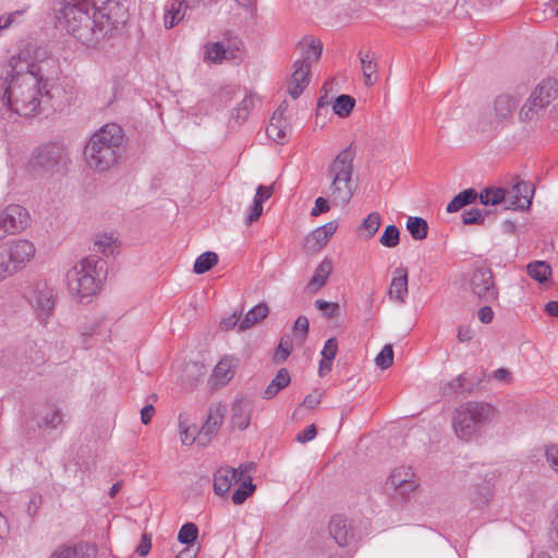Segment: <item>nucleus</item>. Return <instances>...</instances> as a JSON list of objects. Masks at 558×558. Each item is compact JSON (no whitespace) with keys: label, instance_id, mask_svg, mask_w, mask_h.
<instances>
[{"label":"nucleus","instance_id":"1","mask_svg":"<svg viewBox=\"0 0 558 558\" xmlns=\"http://www.w3.org/2000/svg\"><path fill=\"white\" fill-rule=\"evenodd\" d=\"M53 68L52 58H38L29 49L12 56L0 68V80L4 88L2 104L22 117H34L43 111L40 82H49Z\"/></svg>","mask_w":558,"mask_h":558},{"label":"nucleus","instance_id":"2","mask_svg":"<svg viewBox=\"0 0 558 558\" xmlns=\"http://www.w3.org/2000/svg\"><path fill=\"white\" fill-rule=\"evenodd\" d=\"M57 23L87 47H96L125 25L128 8L119 0H63Z\"/></svg>","mask_w":558,"mask_h":558},{"label":"nucleus","instance_id":"3","mask_svg":"<svg viewBox=\"0 0 558 558\" xmlns=\"http://www.w3.org/2000/svg\"><path fill=\"white\" fill-rule=\"evenodd\" d=\"M124 151L122 128L116 123H109L90 136L84 149V157L90 169L104 172L116 166Z\"/></svg>","mask_w":558,"mask_h":558},{"label":"nucleus","instance_id":"4","mask_svg":"<svg viewBox=\"0 0 558 558\" xmlns=\"http://www.w3.org/2000/svg\"><path fill=\"white\" fill-rule=\"evenodd\" d=\"M354 158L355 149L353 144H350L327 167L326 174L330 181L327 194L336 206L349 204L356 191V184L352 178Z\"/></svg>","mask_w":558,"mask_h":558},{"label":"nucleus","instance_id":"5","mask_svg":"<svg viewBox=\"0 0 558 558\" xmlns=\"http://www.w3.org/2000/svg\"><path fill=\"white\" fill-rule=\"evenodd\" d=\"M497 413V409L487 402H463L453 411V432L458 438L470 441L482 435L484 428L494 421Z\"/></svg>","mask_w":558,"mask_h":558},{"label":"nucleus","instance_id":"6","mask_svg":"<svg viewBox=\"0 0 558 558\" xmlns=\"http://www.w3.org/2000/svg\"><path fill=\"white\" fill-rule=\"evenodd\" d=\"M106 277L107 262L97 255H90L68 271V288L70 293L83 300L96 294Z\"/></svg>","mask_w":558,"mask_h":558},{"label":"nucleus","instance_id":"7","mask_svg":"<svg viewBox=\"0 0 558 558\" xmlns=\"http://www.w3.org/2000/svg\"><path fill=\"white\" fill-rule=\"evenodd\" d=\"M302 58L293 64L294 71L288 86V93L296 99L310 84L311 66L313 62H317L323 53V44L319 39L312 36H305L298 44Z\"/></svg>","mask_w":558,"mask_h":558},{"label":"nucleus","instance_id":"8","mask_svg":"<svg viewBox=\"0 0 558 558\" xmlns=\"http://www.w3.org/2000/svg\"><path fill=\"white\" fill-rule=\"evenodd\" d=\"M558 96L557 82L553 78L543 80L533 89L519 112L522 122L535 119Z\"/></svg>","mask_w":558,"mask_h":558},{"label":"nucleus","instance_id":"9","mask_svg":"<svg viewBox=\"0 0 558 558\" xmlns=\"http://www.w3.org/2000/svg\"><path fill=\"white\" fill-rule=\"evenodd\" d=\"M51 80L49 82H40L43 92V111L46 108L52 111H61L66 107L73 96L72 86L65 81L58 80L57 63L53 60Z\"/></svg>","mask_w":558,"mask_h":558},{"label":"nucleus","instance_id":"10","mask_svg":"<svg viewBox=\"0 0 558 558\" xmlns=\"http://www.w3.org/2000/svg\"><path fill=\"white\" fill-rule=\"evenodd\" d=\"M471 292L483 303H495L498 301L499 290L495 283L492 268L487 265H480L473 269L469 278Z\"/></svg>","mask_w":558,"mask_h":558},{"label":"nucleus","instance_id":"11","mask_svg":"<svg viewBox=\"0 0 558 558\" xmlns=\"http://www.w3.org/2000/svg\"><path fill=\"white\" fill-rule=\"evenodd\" d=\"M28 302L35 310L38 320L46 325L56 304L53 289L46 281L35 282L31 289Z\"/></svg>","mask_w":558,"mask_h":558},{"label":"nucleus","instance_id":"12","mask_svg":"<svg viewBox=\"0 0 558 558\" xmlns=\"http://www.w3.org/2000/svg\"><path fill=\"white\" fill-rule=\"evenodd\" d=\"M69 161L64 145L60 143H48L39 146L33 153L32 165L45 170H60Z\"/></svg>","mask_w":558,"mask_h":558},{"label":"nucleus","instance_id":"13","mask_svg":"<svg viewBox=\"0 0 558 558\" xmlns=\"http://www.w3.org/2000/svg\"><path fill=\"white\" fill-rule=\"evenodd\" d=\"M418 482L409 466L396 468L386 481V488L391 490L393 497L404 500L416 492Z\"/></svg>","mask_w":558,"mask_h":558},{"label":"nucleus","instance_id":"14","mask_svg":"<svg viewBox=\"0 0 558 558\" xmlns=\"http://www.w3.org/2000/svg\"><path fill=\"white\" fill-rule=\"evenodd\" d=\"M29 222V214L21 205L11 204L0 211V241L9 234L23 231Z\"/></svg>","mask_w":558,"mask_h":558},{"label":"nucleus","instance_id":"15","mask_svg":"<svg viewBox=\"0 0 558 558\" xmlns=\"http://www.w3.org/2000/svg\"><path fill=\"white\" fill-rule=\"evenodd\" d=\"M7 253V257L14 267V272H17L34 257L35 246L28 240H15L12 241L7 247H3Z\"/></svg>","mask_w":558,"mask_h":558},{"label":"nucleus","instance_id":"16","mask_svg":"<svg viewBox=\"0 0 558 558\" xmlns=\"http://www.w3.org/2000/svg\"><path fill=\"white\" fill-rule=\"evenodd\" d=\"M98 554L96 544L78 542L73 545H61L50 558H95Z\"/></svg>","mask_w":558,"mask_h":558},{"label":"nucleus","instance_id":"17","mask_svg":"<svg viewBox=\"0 0 558 558\" xmlns=\"http://www.w3.org/2000/svg\"><path fill=\"white\" fill-rule=\"evenodd\" d=\"M534 189L530 183L521 181L517 183L510 193L507 192L506 209L524 210L530 207Z\"/></svg>","mask_w":558,"mask_h":558},{"label":"nucleus","instance_id":"18","mask_svg":"<svg viewBox=\"0 0 558 558\" xmlns=\"http://www.w3.org/2000/svg\"><path fill=\"white\" fill-rule=\"evenodd\" d=\"M226 412L227 409L221 403H217L208 408L206 422L198 432L197 437L199 441H202L203 438H206V441L210 440L211 436L219 430Z\"/></svg>","mask_w":558,"mask_h":558},{"label":"nucleus","instance_id":"19","mask_svg":"<svg viewBox=\"0 0 558 558\" xmlns=\"http://www.w3.org/2000/svg\"><path fill=\"white\" fill-rule=\"evenodd\" d=\"M253 400L247 397H241L232 403L231 423L234 427L244 430L248 427L252 413Z\"/></svg>","mask_w":558,"mask_h":558},{"label":"nucleus","instance_id":"20","mask_svg":"<svg viewBox=\"0 0 558 558\" xmlns=\"http://www.w3.org/2000/svg\"><path fill=\"white\" fill-rule=\"evenodd\" d=\"M328 530L330 536L341 547L348 546L354 536L347 519L340 514L330 519Z\"/></svg>","mask_w":558,"mask_h":558},{"label":"nucleus","instance_id":"21","mask_svg":"<svg viewBox=\"0 0 558 558\" xmlns=\"http://www.w3.org/2000/svg\"><path fill=\"white\" fill-rule=\"evenodd\" d=\"M236 482H240L236 469L231 466L219 468L214 474V492L218 496H223Z\"/></svg>","mask_w":558,"mask_h":558},{"label":"nucleus","instance_id":"22","mask_svg":"<svg viewBox=\"0 0 558 558\" xmlns=\"http://www.w3.org/2000/svg\"><path fill=\"white\" fill-rule=\"evenodd\" d=\"M388 295L391 300L404 303L408 295V270L405 267H398L393 271Z\"/></svg>","mask_w":558,"mask_h":558},{"label":"nucleus","instance_id":"23","mask_svg":"<svg viewBox=\"0 0 558 558\" xmlns=\"http://www.w3.org/2000/svg\"><path fill=\"white\" fill-rule=\"evenodd\" d=\"M189 4L185 0H171L165 9L163 25L170 29L178 25L185 16Z\"/></svg>","mask_w":558,"mask_h":558},{"label":"nucleus","instance_id":"24","mask_svg":"<svg viewBox=\"0 0 558 558\" xmlns=\"http://www.w3.org/2000/svg\"><path fill=\"white\" fill-rule=\"evenodd\" d=\"M27 364V360L22 356L20 350L16 348H7L0 351L1 368L23 372V366Z\"/></svg>","mask_w":558,"mask_h":558},{"label":"nucleus","instance_id":"25","mask_svg":"<svg viewBox=\"0 0 558 558\" xmlns=\"http://www.w3.org/2000/svg\"><path fill=\"white\" fill-rule=\"evenodd\" d=\"M515 108V99L507 94L496 97L494 101L495 119L498 123H502L512 118Z\"/></svg>","mask_w":558,"mask_h":558},{"label":"nucleus","instance_id":"26","mask_svg":"<svg viewBox=\"0 0 558 558\" xmlns=\"http://www.w3.org/2000/svg\"><path fill=\"white\" fill-rule=\"evenodd\" d=\"M332 263L330 259L325 258L316 268L314 276L311 278L306 286L308 293H316L323 288L331 274Z\"/></svg>","mask_w":558,"mask_h":558},{"label":"nucleus","instance_id":"27","mask_svg":"<svg viewBox=\"0 0 558 558\" xmlns=\"http://www.w3.org/2000/svg\"><path fill=\"white\" fill-rule=\"evenodd\" d=\"M291 381L289 371L287 368H280L275 378L269 383L262 393V397L266 400L275 398L282 389H284Z\"/></svg>","mask_w":558,"mask_h":558},{"label":"nucleus","instance_id":"28","mask_svg":"<svg viewBox=\"0 0 558 558\" xmlns=\"http://www.w3.org/2000/svg\"><path fill=\"white\" fill-rule=\"evenodd\" d=\"M480 203L484 206H496L504 204L506 209L507 205V191L502 187L488 186L478 193Z\"/></svg>","mask_w":558,"mask_h":558},{"label":"nucleus","instance_id":"29","mask_svg":"<svg viewBox=\"0 0 558 558\" xmlns=\"http://www.w3.org/2000/svg\"><path fill=\"white\" fill-rule=\"evenodd\" d=\"M288 121L286 118L271 117L266 133L276 143L282 144L288 138Z\"/></svg>","mask_w":558,"mask_h":558},{"label":"nucleus","instance_id":"30","mask_svg":"<svg viewBox=\"0 0 558 558\" xmlns=\"http://www.w3.org/2000/svg\"><path fill=\"white\" fill-rule=\"evenodd\" d=\"M269 308L266 303H259L251 308L239 324V330L250 329L268 315Z\"/></svg>","mask_w":558,"mask_h":558},{"label":"nucleus","instance_id":"31","mask_svg":"<svg viewBox=\"0 0 558 558\" xmlns=\"http://www.w3.org/2000/svg\"><path fill=\"white\" fill-rule=\"evenodd\" d=\"M494 488L489 481H484L473 487L471 494L472 504L478 508L485 507L493 498Z\"/></svg>","mask_w":558,"mask_h":558},{"label":"nucleus","instance_id":"32","mask_svg":"<svg viewBox=\"0 0 558 558\" xmlns=\"http://www.w3.org/2000/svg\"><path fill=\"white\" fill-rule=\"evenodd\" d=\"M478 198V193L470 187L466 190H463L462 192L458 193L447 205L446 210L448 213H456L460 210L461 208L473 204Z\"/></svg>","mask_w":558,"mask_h":558},{"label":"nucleus","instance_id":"33","mask_svg":"<svg viewBox=\"0 0 558 558\" xmlns=\"http://www.w3.org/2000/svg\"><path fill=\"white\" fill-rule=\"evenodd\" d=\"M361 65H362V73L364 77V84L366 86H373L377 80V63L374 61V58L371 56L369 52L366 53H359Z\"/></svg>","mask_w":558,"mask_h":558},{"label":"nucleus","instance_id":"34","mask_svg":"<svg viewBox=\"0 0 558 558\" xmlns=\"http://www.w3.org/2000/svg\"><path fill=\"white\" fill-rule=\"evenodd\" d=\"M465 380H466V378H465L464 374H460L452 380L441 385L440 386L441 395L445 397H452L454 395H459V393H463V392H472L473 387L466 388L464 386Z\"/></svg>","mask_w":558,"mask_h":558},{"label":"nucleus","instance_id":"35","mask_svg":"<svg viewBox=\"0 0 558 558\" xmlns=\"http://www.w3.org/2000/svg\"><path fill=\"white\" fill-rule=\"evenodd\" d=\"M407 229L416 241H422L427 238L428 223L421 217H409L407 220Z\"/></svg>","mask_w":558,"mask_h":558},{"label":"nucleus","instance_id":"36","mask_svg":"<svg viewBox=\"0 0 558 558\" xmlns=\"http://www.w3.org/2000/svg\"><path fill=\"white\" fill-rule=\"evenodd\" d=\"M234 375L233 363L230 359H222L214 368V378L220 385H226Z\"/></svg>","mask_w":558,"mask_h":558},{"label":"nucleus","instance_id":"37","mask_svg":"<svg viewBox=\"0 0 558 558\" xmlns=\"http://www.w3.org/2000/svg\"><path fill=\"white\" fill-rule=\"evenodd\" d=\"M526 270H527V275L532 279H534L541 283L548 281L549 277L551 275V268H550L549 264H547L546 262H539V260L532 262L527 265Z\"/></svg>","mask_w":558,"mask_h":558},{"label":"nucleus","instance_id":"38","mask_svg":"<svg viewBox=\"0 0 558 558\" xmlns=\"http://www.w3.org/2000/svg\"><path fill=\"white\" fill-rule=\"evenodd\" d=\"M218 255L215 252H205L196 258L193 271L197 275H203L215 267L218 264Z\"/></svg>","mask_w":558,"mask_h":558},{"label":"nucleus","instance_id":"39","mask_svg":"<svg viewBox=\"0 0 558 558\" xmlns=\"http://www.w3.org/2000/svg\"><path fill=\"white\" fill-rule=\"evenodd\" d=\"M255 488L251 476L243 478L240 486L232 494V501L235 505H242L255 492Z\"/></svg>","mask_w":558,"mask_h":558},{"label":"nucleus","instance_id":"40","mask_svg":"<svg viewBox=\"0 0 558 558\" xmlns=\"http://www.w3.org/2000/svg\"><path fill=\"white\" fill-rule=\"evenodd\" d=\"M355 106V99L350 95H340L335 99L332 109L333 112L341 117H348Z\"/></svg>","mask_w":558,"mask_h":558},{"label":"nucleus","instance_id":"41","mask_svg":"<svg viewBox=\"0 0 558 558\" xmlns=\"http://www.w3.org/2000/svg\"><path fill=\"white\" fill-rule=\"evenodd\" d=\"M253 105V97L251 95H246L238 105V107L232 111L231 119L234 120L238 124H242L247 119Z\"/></svg>","mask_w":558,"mask_h":558},{"label":"nucleus","instance_id":"42","mask_svg":"<svg viewBox=\"0 0 558 558\" xmlns=\"http://www.w3.org/2000/svg\"><path fill=\"white\" fill-rule=\"evenodd\" d=\"M381 225V217L377 211L371 213L361 223L360 230L365 232V238H373Z\"/></svg>","mask_w":558,"mask_h":558},{"label":"nucleus","instance_id":"43","mask_svg":"<svg viewBox=\"0 0 558 558\" xmlns=\"http://www.w3.org/2000/svg\"><path fill=\"white\" fill-rule=\"evenodd\" d=\"M63 413L59 408H53L43 415L38 426L47 429H54L62 424Z\"/></svg>","mask_w":558,"mask_h":558},{"label":"nucleus","instance_id":"44","mask_svg":"<svg viewBox=\"0 0 558 558\" xmlns=\"http://www.w3.org/2000/svg\"><path fill=\"white\" fill-rule=\"evenodd\" d=\"M379 242L385 247H396L400 242L399 229L395 225L387 226L379 238Z\"/></svg>","mask_w":558,"mask_h":558},{"label":"nucleus","instance_id":"45","mask_svg":"<svg viewBox=\"0 0 558 558\" xmlns=\"http://www.w3.org/2000/svg\"><path fill=\"white\" fill-rule=\"evenodd\" d=\"M198 536V527L195 523L183 524L178 533V541L184 545H192Z\"/></svg>","mask_w":558,"mask_h":558},{"label":"nucleus","instance_id":"46","mask_svg":"<svg viewBox=\"0 0 558 558\" xmlns=\"http://www.w3.org/2000/svg\"><path fill=\"white\" fill-rule=\"evenodd\" d=\"M490 214L488 209L472 208L462 213V222L464 225L483 226L485 217Z\"/></svg>","mask_w":558,"mask_h":558},{"label":"nucleus","instance_id":"47","mask_svg":"<svg viewBox=\"0 0 558 558\" xmlns=\"http://www.w3.org/2000/svg\"><path fill=\"white\" fill-rule=\"evenodd\" d=\"M310 329V323L306 316H299L293 325V333L299 341V344L302 345L307 337Z\"/></svg>","mask_w":558,"mask_h":558},{"label":"nucleus","instance_id":"48","mask_svg":"<svg viewBox=\"0 0 558 558\" xmlns=\"http://www.w3.org/2000/svg\"><path fill=\"white\" fill-rule=\"evenodd\" d=\"M315 307L323 312L326 318H335L340 314V307L338 303L328 302L323 299H318L315 301Z\"/></svg>","mask_w":558,"mask_h":558},{"label":"nucleus","instance_id":"49","mask_svg":"<svg viewBox=\"0 0 558 558\" xmlns=\"http://www.w3.org/2000/svg\"><path fill=\"white\" fill-rule=\"evenodd\" d=\"M376 365L381 369H387L393 363V349L391 344H385L375 359Z\"/></svg>","mask_w":558,"mask_h":558},{"label":"nucleus","instance_id":"50","mask_svg":"<svg viewBox=\"0 0 558 558\" xmlns=\"http://www.w3.org/2000/svg\"><path fill=\"white\" fill-rule=\"evenodd\" d=\"M292 351V341L289 337L281 338L278 344V348L274 355V361L276 363H283L289 357L290 353Z\"/></svg>","mask_w":558,"mask_h":558},{"label":"nucleus","instance_id":"51","mask_svg":"<svg viewBox=\"0 0 558 558\" xmlns=\"http://www.w3.org/2000/svg\"><path fill=\"white\" fill-rule=\"evenodd\" d=\"M226 53L227 51L225 46L221 43L216 41L207 47L206 59L215 63H221L227 58Z\"/></svg>","mask_w":558,"mask_h":558},{"label":"nucleus","instance_id":"52","mask_svg":"<svg viewBox=\"0 0 558 558\" xmlns=\"http://www.w3.org/2000/svg\"><path fill=\"white\" fill-rule=\"evenodd\" d=\"M112 243H113V239L111 235H107V234L98 235L94 241L93 250L95 252H100L104 255L108 256L109 254L113 253Z\"/></svg>","mask_w":558,"mask_h":558},{"label":"nucleus","instance_id":"53","mask_svg":"<svg viewBox=\"0 0 558 558\" xmlns=\"http://www.w3.org/2000/svg\"><path fill=\"white\" fill-rule=\"evenodd\" d=\"M14 274V267L11 266L7 253L0 246V282Z\"/></svg>","mask_w":558,"mask_h":558},{"label":"nucleus","instance_id":"54","mask_svg":"<svg viewBox=\"0 0 558 558\" xmlns=\"http://www.w3.org/2000/svg\"><path fill=\"white\" fill-rule=\"evenodd\" d=\"M546 461L550 469L558 474V445H550L545 450Z\"/></svg>","mask_w":558,"mask_h":558},{"label":"nucleus","instance_id":"55","mask_svg":"<svg viewBox=\"0 0 558 558\" xmlns=\"http://www.w3.org/2000/svg\"><path fill=\"white\" fill-rule=\"evenodd\" d=\"M338 352V342L336 338H329L322 350V356L325 360L333 361Z\"/></svg>","mask_w":558,"mask_h":558},{"label":"nucleus","instance_id":"56","mask_svg":"<svg viewBox=\"0 0 558 558\" xmlns=\"http://www.w3.org/2000/svg\"><path fill=\"white\" fill-rule=\"evenodd\" d=\"M322 398L323 392L318 389H315L312 393L304 398L302 407L308 410H314L322 402Z\"/></svg>","mask_w":558,"mask_h":558},{"label":"nucleus","instance_id":"57","mask_svg":"<svg viewBox=\"0 0 558 558\" xmlns=\"http://www.w3.org/2000/svg\"><path fill=\"white\" fill-rule=\"evenodd\" d=\"M316 435H317L316 426H315V424H311L305 429H303L302 432H300L296 435L295 440L298 442L305 444L307 441L313 440L316 437Z\"/></svg>","mask_w":558,"mask_h":558},{"label":"nucleus","instance_id":"58","mask_svg":"<svg viewBox=\"0 0 558 558\" xmlns=\"http://www.w3.org/2000/svg\"><path fill=\"white\" fill-rule=\"evenodd\" d=\"M263 214V204H260L258 201L253 199V204L248 209L247 216H246V223L251 225L258 220V218Z\"/></svg>","mask_w":558,"mask_h":558},{"label":"nucleus","instance_id":"59","mask_svg":"<svg viewBox=\"0 0 558 558\" xmlns=\"http://www.w3.org/2000/svg\"><path fill=\"white\" fill-rule=\"evenodd\" d=\"M330 209V205L327 198L319 196L315 201V206L311 210V216L317 217L320 214L327 213Z\"/></svg>","mask_w":558,"mask_h":558},{"label":"nucleus","instance_id":"60","mask_svg":"<svg viewBox=\"0 0 558 558\" xmlns=\"http://www.w3.org/2000/svg\"><path fill=\"white\" fill-rule=\"evenodd\" d=\"M151 548V536L150 534L144 533L142 535L141 542L137 545L135 551L142 556L145 557Z\"/></svg>","mask_w":558,"mask_h":558},{"label":"nucleus","instance_id":"61","mask_svg":"<svg viewBox=\"0 0 558 558\" xmlns=\"http://www.w3.org/2000/svg\"><path fill=\"white\" fill-rule=\"evenodd\" d=\"M272 193V185L265 186L260 184L256 189L254 201H258L260 204H263L265 201L271 197Z\"/></svg>","mask_w":558,"mask_h":558},{"label":"nucleus","instance_id":"62","mask_svg":"<svg viewBox=\"0 0 558 558\" xmlns=\"http://www.w3.org/2000/svg\"><path fill=\"white\" fill-rule=\"evenodd\" d=\"M328 241V238L323 234V232L319 230V228L315 229L307 238L306 242L310 244L311 242H314L315 245L318 246V248L323 247Z\"/></svg>","mask_w":558,"mask_h":558},{"label":"nucleus","instance_id":"63","mask_svg":"<svg viewBox=\"0 0 558 558\" xmlns=\"http://www.w3.org/2000/svg\"><path fill=\"white\" fill-rule=\"evenodd\" d=\"M240 315L236 312L231 314L230 316L223 318L220 323V327L222 330L229 331L234 328L238 324H240Z\"/></svg>","mask_w":558,"mask_h":558},{"label":"nucleus","instance_id":"64","mask_svg":"<svg viewBox=\"0 0 558 558\" xmlns=\"http://www.w3.org/2000/svg\"><path fill=\"white\" fill-rule=\"evenodd\" d=\"M549 541L550 543L558 548V509L551 521V529L549 532Z\"/></svg>","mask_w":558,"mask_h":558}]
</instances>
